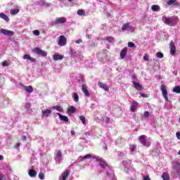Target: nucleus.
<instances>
[{
  "instance_id": "0eeeda50",
  "label": "nucleus",
  "mask_w": 180,
  "mask_h": 180,
  "mask_svg": "<svg viewBox=\"0 0 180 180\" xmlns=\"http://www.w3.org/2000/svg\"><path fill=\"white\" fill-rule=\"evenodd\" d=\"M98 86L101 87V89L105 90V91H110V87L106 84H104L103 82H98Z\"/></svg>"
},
{
  "instance_id": "58836bf2",
  "label": "nucleus",
  "mask_w": 180,
  "mask_h": 180,
  "mask_svg": "<svg viewBox=\"0 0 180 180\" xmlns=\"http://www.w3.org/2000/svg\"><path fill=\"white\" fill-rule=\"evenodd\" d=\"M105 40L108 41L109 43H111L115 40V39L112 37H108L107 38H105Z\"/></svg>"
},
{
  "instance_id": "6e6d98bb",
  "label": "nucleus",
  "mask_w": 180,
  "mask_h": 180,
  "mask_svg": "<svg viewBox=\"0 0 180 180\" xmlns=\"http://www.w3.org/2000/svg\"><path fill=\"white\" fill-rule=\"evenodd\" d=\"M82 39H77V40L76 41V43H77V44H79V43H82Z\"/></svg>"
},
{
  "instance_id": "b1692460",
  "label": "nucleus",
  "mask_w": 180,
  "mask_h": 180,
  "mask_svg": "<svg viewBox=\"0 0 180 180\" xmlns=\"http://www.w3.org/2000/svg\"><path fill=\"white\" fill-rule=\"evenodd\" d=\"M77 13L79 16H86V12L83 9L78 10Z\"/></svg>"
},
{
  "instance_id": "4d7b16f0",
  "label": "nucleus",
  "mask_w": 180,
  "mask_h": 180,
  "mask_svg": "<svg viewBox=\"0 0 180 180\" xmlns=\"http://www.w3.org/2000/svg\"><path fill=\"white\" fill-rule=\"evenodd\" d=\"M176 138H177L178 139H180V133H179V132H177V133H176Z\"/></svg>"
},
{
  "instance_id": "7ed1b4c3",
  "label": "nucleus",
  "mask_w": 180,
  "mask_h": 180,
  "mask_svg": "<svg viewBox=\"0 0 180 180\" xmlns=\"http://www.w3.org/2000/svg\"><path fill=\"white\" fill-rule=\"evenodd\" d=\"M0 32L5 36H8V37H13L15 34V32L11 30H7L6 29H1L0 30Z\"/></svg>"
},
{
  "instance_id": "8fccbe9b",
  "label": "nucleus",
  "mask_w": 180,
  "mask_h": 180,
  "mask_svg": "<svg viewBox=\"0 0 180 180\" xmlns=\"http://www.w3.org/2000/svg\"><path fill=\"white\" fill-rule=\"evenodd\" d=\"M149 115H150V113L148 111H146L145 112H143V116L145 117H148Z\"/></svg>"
},
{
  "instance_id": "5fc2aeb1",
  "label": "nucleus",
  "mask_w": 180,
  "mask_h": 180,
  "mask_svg": "<svg viewBox=\"0 0 180 180\" xmlns=\"http://www.w3.org/2000/svg\"><path fill=\"white\" fill-rule=\"evenodd\" d=\"M141 96H142V98H148V94H141Z\"/></svg>"
},
{
  "instance_id": "9d476101",
  "label": "nucleus",
  "mask_w": 180,
  "mask_h": 180,
  "mask_svg": "<svg viewBox=\"0 0 180 180\" xmlns=\"http://www.w3.org/2000/svg\"><path fill=\"white\" fill-rule=\"evenodd\" d=\"M23 60H29L30 63H35L36 60L34 58H32L30 55L25 54L23 56Z\"/></svg>"
},
{
  "instance_id": "de8ad7c7",
  "label": "nucleus",
  "mask_w": 180,
  "mask_h": 180,
  "mask_svg": "<svg viewBox=\"0 0 180 180\" xmlns=\"http://www.w3.org/2000/svg\"><path fill=\"white\" fill-rule=\"evenodd\" d=\"M33 34L36 35V36H39V30H34L33 31Z\"/></svg>"
},
{
  "instance_id": "6ab92c4d",
  "label": "nucleus",
  "mask_w": 180,
  "mask_h": 180,
  "mask_svg": "<svg viewBox=\"0 0 180 180\" xmlns=\"http://www.w3.org/2000/svg\"><path fill=\"white\" fill-rule=\"evenodd\" d=\"M137 106H138L137 101H133L132 105L131 106V112H135L136 110L137 109Z\"/></svg>"
},
{
  "instance_id": "7c9ffc66",
  "label": "nucleus",
  "mask_w": 180,
  "mask_h": 180,
  "mask_svg": "<svg viewBox=\"0 0 180 180\" xmlns=\"http://www.w3.org/2000/svg\"><path fill=\"white\" fill-rule=\"evenodd\" d=\"M53 110H56L58 112H62L63 108L62 107L59 106V105H56L53 107Z\"/></svg>"
},
{
  "instance_id": "a19ab883",
  "label": "nucleus",
  "mask_w": 180,
  "mask_h": 180,
  "mask_svg": "<svg viewBox=\"0 0 180 180\" xmlns=\"http://www.w3.org/2000/svg\"><path fill=\"white\" fill-rule=\"evenodd\" d=\"M39 179H44V174L43 172H39Z\"/></svg>"
},
{
  "instance_id": "4468645a",
  "label": "nucleus",
  "mask_w": 180,
  "mask_h": 180,
  "mask_svg": "<svg viewBox=\"0 0 180 180\" xmlns=\"http://www.w3.org/2000/svg\"><path fill=\"white\" fill-rule=\"evenodd\" d=\"M173 169L176 170L177 174L180 175V163L176 162L172 167Z\"/></svg>"
},
{
  "instance_id": "49530a36",
  "label": "nucleus",
  "mask_w": 180,
  "mask_h": 180,
  "mask_svg": "<svg viewBox=\"0 0 180 180\" xmlns=\"http://www.w3.org/2000/svg\"><path fill=\"white\" fill-rule=\"evenodd\" d=\"M19 147H20V143L18 142V143H16L15 144L14 148H15V149H18Z\"/></svg>"
},
{
  "instance_id": "ea45409f",
  "label": "nucleus",
  "mask_w": 180,
  "mask_h": 180,
  "mask_svg": "<svg viewBox=\"0 0 180 180\" xmlns=\"http://www.w3.org/2000/svg\"><path fill=\"white\" fill-rule=\"evenodd\" d=\"M92 158V155L87 154L86 155L84 156L83 160H87Z\"/></svg>"
},
{
  "instance_id": "2f4dec72",
  "label": "nucleus",
  "mask_w": 180,
  "mask_h": 180,
  "mask_svg": "<svg viewBox=\"0 0 180 180\" xmlns=\"http://www.w3.org/2000/svg\"><path fill=\"white\" fill-rule=\"evenodd\" d=\"M56 157L57 159L62 158V151L61 150L57 151Z\"/></svg>"
},
{
  "instance_id": "c03bdc74",
  "label": "nucleus",
  "mask_w": 180,
  "mask_h": 180,
  "mask_svg": "<svg viewBox=\"0 0 180 180\" xmlns=\"http://www.w3.org/2000/svg\"><path fill=\"white\" fill-rule=\"evenodd\" d=\"M143 60H145L146 61H149V58H148V54L143 55Z\"/></svg>"
},
{
  "instance_id": "a211bd4d",
  "label": "nucleus",
  "mask_w": 180,
  "mask_h": 180,
  "mask_svg": "<svg viewBox=\"0 0 180 180\" xmlns=\"http://www.w3.org/2000/svg\"><path fill=\"white\" fill-rule=\"evenodd\" d=\"M23 89H25V91L28 92V93H32L34 91V89L32 88V86L31 85H30V86L23 85Z\"/></svg>"
},
{
  "instance_id": "c756f323",
  "label": "nucleus",
  "mask_w": 180,
  "mask_h": 180,
  "mask_svg": "<svg viewBox=\"0 0 180 180\" xmlns=\"http://www.w3.org/2000/svg\"><path fill=\"white\" fill-rule=\"evenodd\" d=\"M137 146L136 145H129V150H131V152H134Z\"/></svg>"
},
{
  "instance_id": "f03ea898",
  "label": "nucleus",
  "mask_w": 180,
  "mask_h": 180,
  "mask_svg": "<svg viewBox=\"0 0 180 180\" xmlns=\"http://www.w3.org/2000/svg\"><path fill=\"white\" fill-rule=\"evenodd\" d=\"M33 53H35L36 54H38L42 57H46L48 55V53L45 51L39 49V48H35L33 49Z\"/></svg>"
},
{
  "instance_id": "2eb2a0df",
  "label": "nucleus",
  "mask_w": 180,
  "mask_h": 180,
  "mask_svg": "<svg viewBox=\"0 0 180 180\" xmlns=\"http://www.w3.org/2000/svg\"><path fill=\"white\" fill-rule=\"evenodd\" d=\"M51 114H52L51 110L46 109V110H42V115L45 116V117H49V115Z\"/></svg>"
},
{
  "instance_id": "338daca9",
  "label": "nucleus",
  "mask_w": 180,
  "mask_h": 180,
  "mask_svg": "<svg viewBox=\"0 0 180 180\" xmlns=\"http://www.w3.org/2000/svg\"><path fill=\"white\" fill-rule=\"evenodd\" d=\"M178 122H179V123H180V117H179V120H178Z\"/></svg>"
},
{
  "instance_id": "6e6552de",
  "label": "nucleus",
  "mask_w": 180,
  "mask_h": 180,
  "mask_svg": "<svg viewBox=\"0 0 180 180\" xmlns=\"http://www.w3.org/2000/svg\"><path fill=\"white\" fill-rule=\"evenodd\" d=\"M82 91L84 94L85 96H86V97L90 96L89 91H88V90H87V85L86 84L82 85Z\"/></svg>"
},
{
  "instance_id": "a18cd8bd",
  "label": "nucleus",
  "mask_w": 180,
  "mask_h": 180,
  "mask_svg": "<svg viewBox=\"0 0 180 180\" xmlns=\"http://www.w3.org/2000/svg\"><path fill=\"white\" fill-rule=\"evenodd\" d=\"M2 65H3V67H8V63L7 60H4L2 63Z\"/></svg>"
},
{
  "instance_id": "39448f33",
  "label": "nucleus",
  "mask_w": 180,
  "mask_h": 180,
  "mask_svg": "<svg viewBox=\"0 0 180 180\" xmlns=\"http://www.w3.org/2000/svg\"><path fill=\"white\" fill-rule=\"evenodd\" d=\"M59 46H64L67 44V39L65 36H60L59 37Z\"/></svg>"
},
{
  "instance_id": "0e129e2a",
  "label": "nucleus",
  "mask_w": 180,
  "mask_h": 180,
  "mask_svg": "<svg viewBox=\"0 0 180 180\" xmlns=\"http://www.w3.org/2000/svg\"><path fill=\"white\" fill-rule=\"evenodd\" d=\"M74 0H68L69 2H72Z\"/></svg>"
},
{
  "instance_id": "72a5a7b5",
  "label": "nucleus",
  "mask_w": 180,
  "mask_h": 180,
  "mask_svg": "<svg viewBox=\"0 0 180 180\" xmlns=\"http://www.w3.org/2000/svg\"><path fill=\"white\" fill-rule=\"evenodd\" d=\"M18 13H19V9L10 11V14L11 15H17Z\"/></svg>"
},
{
  "instance_id": "13d9d810",
  "label": "nucleus",
  "mask_w": 180,
  "mask_h": 180,
  "mask_svg": "<svg viewBox=\"0 0 180 180\" xmlns=\"http://www.w3.org/2000/svg\"><path fill=\"white\" fill-rule=\"evenodd\" d=\"M129 30H131V32H134V27H129Z\"/></svg>"
},
{
  "instance_id": "680f3d73",
  "label": "nucleus",
  "mask_w": 180,
  "mask_h": 180,
  "mask_svg": "<svg viewBox=\"0 0 180 180\" xmlns=\"http://www.w3.org/2000/svg\"><path fill=\"white\" fill-rule=\"evenodd\" d=\"M56 115H57L58 116H59V117H60L63 116L61 114H60V112H56Z\"/></svg>"
},
{
  "instance_id": "5701e85b",
  "label": "nucleus",
  "mask_w": 180,
  "mask_h": 180,
  "mask_svg": "<svg viewBox=\"0 0 180 180\" xmlns=\"http://www.w3.org/2000/svg\"><path fill=\"white\" fill-rule=\"evenodd\" d=\"M150 8L152 9V11L155 12L161 11V8L158 5H153L150 7Z\"/></svg>"
},
{
  "instance_id": "aec40b11",
  "label": "nucleus",
  "mask_w": 180,
  "mask_h": 180,
  "mask_svg": "<svg viewBox=\"0 0 180 180\" xmlns=\"http://www.w3.org/2000/svg\"><path fill=\"white\" fill-rule=\"evenodd\" d=\"M65 57L63 55H53V60L57 61V60H61Z\"/></svg>"
},
{
  "instance_id": "393cba45",
  "label": "nucleus",
  "mask_w": 180,
  "mask_h": 180,
  "mask_svg": "<svg viewBox=\"0 0 180 180\" xmlns=\"http://www.w3.org/2000/svg\"><path fill=\"white\" fill-rule=\"evenodd\" d=\"M73 100L76 103L79 102V94H77V93H74V94H73Z\"/></svg>"
},
{
  "instance_id": "603ef678",
  "label": "nucleus",
  "mask_w": 180,
  "mask_h": 180,
  "mask_svg": "<svg viewBox=\"0 0 180 180\" xmlns=\"http://www.w3.org/2000/svg\"><path fill=\"white\" fill-rule=\"evenodd\" d=\"M110 122V117H107V118H105V123L109 124Z\"/></svg>"
},
{
  "instance_id": "bf43d9fd",
  "label": "nucleus",
  "mask_w": 180,
  "mask_h": 180,
  "mask_svg": "<svg viewBox=\"0 0 180 180\" xmlns=\"http://www.w3.org/2000/svg\"><path fill=\"white\" fill-rule=\"evenodd\" d=\"M71 135L72 136L75 135V131H71Z\"/></svg>"
},
{
  "instance_id": "9b49d317",
  "label": "nucleus",
  "mask_w": 180,
  "mask_h": 180,
  "mask_svg": "<svg viewBox=\"0 0 180 180\" xmlns=\"http://www.w3.org/2000/svg\"><path fill=\"white\" fill-rule=\"evenodd\" d=\"M127 54V48L124 47L122 49L121 53H120V57H121L122 59H124Z\"/></svg>"
},
{
  "instance_id": "69168bd1",
  "label": "nucleus",
  "mask_w": 180,
  "mask_h": 180,
  "mask_svg": "<svg viewBox=\"0 0 180 180\" xmlns=\"http://www.w3.org/2000/svg\"><path fill=\"white\" fill-rule=\"evenodd\" d=\"M178 155H180V150L177 153Z\"/></svg>"
},
{
  "instance_id": "cd10ccee",
  "label": "nucleus",
  "mask_w": 180,
  "mask_h": 180,
  "mask_svg": "<svg viewBox=\"0 0 180 180\" xmlns=\"http://www.w3.org/2000/svg\"><path fill=\"white\" fill-rule=\"evenodd\" d=\"M59 118L61 121H63L65 122H69L68 117L65 115H63V116L60 117Z\"/></svg>"
},
{
  "instance_id": "052dcab7",
  "label": "nucleus",
  "mask_w": 180,
  "mask_h": 180,
  "mask_svg": "<svg viewBox=\"0 0 180 180\" xmlns=\"http://www.w3.org/2000/svg\"><path fill=\"white\" fill-rule=\"evenodd\" d=\"M4 160V156L3 155H0V161H3Z\"/></svg>"
},
{
  "instance_id": "412c9836",
  "label": "nucleus",
  "mask_w": 180,
  "mask_h": 180,
  "mask_svg": "<svg viewBox=\"0 0 180 180\" xmlns=\"http://www.w3.org/2000/svg\"><path fill=\"white\" fill-rule=\"evenodd\" d=\"M0 17L1 19L4 20L6 22L10 21V18H8V17L4 13H0Z\"/></svg>"
},
{
  "instance_id": "4c0bfd02",
  "label": "nucleus",
  "mask_w": 180,
  "mask_h": 180,
  "mask_svg": "<svg viewBox=\"0 0 180 180\" xmlns=\"http://www.w3.org/2000/svg\"><path fill=\"white\" fill-rule=\"evenodd\" d=\"M176 0H169L167 1V4L169 6L172 5L174 3H175Z\"/></svg>"
},
{
  "instance_id": "4be33fe9",
  "label": "nucleus",
  "mask_w": 180,
  "mask_h": 180,
  "mask_svg": "<svg viewBox=\"0 0 180 180\" xmlns=\"http://www.w3.org/2000/svg\"><path fill=\"white\" fill-rule=\"evenodd\" d=\"M28 174L30 177H35L37 175V172L34 169H30Z\"/></svg>"
},
{
  "instance_id": "20e7f679",
  "label": "nucleus",
  "mask_w": 180,
  "mask_h": 180,
  "mask_svg": "<svg viewBox=\"0 0 180 180\" xmlns=\"http://www.w3.org/2000/svg\"><path fill=\"white\" fill-rule=\"evenodd\" d=\"M169 49L171 56H174L176 54V46L173 41L169 42Z\"/></svg>"
},
{
  "instance_id": "f704fd0d",
  "label": "nucleus",
  "mask_w": 180,
  "mask_h": 180,
  "mask_svg": "<svg viewBox=\"0 0 180 180\" xmlns=\"http://www.w3.org/2000/svg\"><path fill=\"white\" fill-rule=\"evenodd\" d=\"M79 120H81L82 123H83L84 124H86V118L83 115L79 116Z\"/></svg>"
},
{
  "instance_id": "c9c22d12",
  "label": "nucleus",
  "mask_w": 180,
  "mask_h": 180,
  "mask_svg": "<svg viewBox=\"0 0 180 180\" xmlns=\"http://www.w3.org/2000/svg\"><path fill=\"white\" fill-rule=\"evenodd\" d=\"M156 57L158 58H163V53L162 52H157L156 53Z\"/></svg>"
},
{
  "instance_id": "37998d69",
  "label": "nucleus",
  "mask_w": 180,
  "mask_h": 180,
  "mask_svg": "<svg viewBox=\"0 0 180 180\" xmlns=\"http://www.w3.org/2000/svg\"><path fill=\"white\" fill-rule=\"evenodd\" d=\"M76 53H77V52L74 51L72 49H70V56H74L76 55Z\"/></svg>"
},
{
  "instance_id": "f8f14e48",
  "label": "nucleus",
  "mask_w": 180,
  "mask_h": 180,
  "mask_svg": "<svg viewBox=\"0 0 180 180\" xmlns=\"http://www.w3.org/2000/svg\"><path fill=\"white\" fill-rule=\"evenodd\" d=\"M132 84L134 88H135L137 91H140L142 90L143 87L139 82H133Z\"/></svg>"
},
{
  "instance_id": "c85d7f7f",
  "label": "nucleus",
  "mask_w": 180,
  "mask_h": 180,
  "mask_svg": "<svg viewBox=\"0 0 180 180\" xmlns=\"http://www.w3.org/2000/svg\"><path fill=\"white\" fill-rule=\"evenodd\" d=\"M172 91L174 93L180 94V86H176V87H174Z\"/></svg>"
},
{
  "instance_id": "bb28decb",
  "label": "nucleus",
  "mask_w": 180,
  "mask_h": 180,
  "mask_svg": "<svg viewBox=\"0 0 180 180\" xmlns=\"http://www.w3.org/2000/svg\"><path fill=\"white\" fill-rule=\"evenodd\" d=\"M129 25L130 23H125L124 25H122V31H125L127 30L128 28H129Z\"/></svg>"
},
{
  "instance_id": "1a4fd4ad",
  "label": "nucleus",
  "mask_w": 180,
  "mask_h": 180,
  "mask_svg": "<svg viewBox=\"0 0 180 180\" xmlns=\"http://www.w3.org/2000/svg\"><path fill=\"white\" fill-rule=\"evenodd\" d=\"M173 22H174V20L172 17H169V18L164 17V23H165V25H172Z\"/></svg>"
},
{
  "instance_id": "a878e982",
  "label": "nucleus",
  "mask_w": 180,
  "mask_h": 180,
  "mask_svg": "<svg viewBox=\"0 0 180 180\" xmlns=\"http://www.w3.org/2000/svg\"><path fill=\"white\" fill-rule=\"evenodd\" d=\"M162 178L163 179V180H169V176L167 172H163Z\"/></svg>"
},
{
  "instance_id": "f3484780",
  "label": "nucleus",
  "mask_w": 180,
  "mask_h": 180,
  "mask_svg": "<svg viewBox=\"0 0 180 180\" xmlns=\"http://www.w3.org/2000/svg\"><path fill=\"white\" fill-rule=\"evenodd\" d=\"M76 112V108L71 105L69 108H68L67 112L69 114H74Z\"/></svg>"
},
{
  "instance_id": "e433bc0d",
  "label": "nucleus",
  "mask_w": 180,
  "mask_h": 180,
  "mask_svg": "<svg viewBox=\"0 0 180 180\" xmlns=\"http://www.w3.org/2000/svg\"><path fill=\"white\" fill-rule=\"evenodd\" d=\"M128 47L129 48H136V45L134 42H129L128 43Z\"/></svg>"
},
{
  "instance_id": "e2e57ef3",
  "label": "nucleus",
  "mask_w": 180,
  "mask_h": 180,
  "mask_svg": "<svg viewBox=\"0 0 180 180\" xmlns=\"http://www.w3.org/2000/svg\"><path fill=\"white\" fill-rule=\"evenodd\" d=\"M27 138L25 136H22V141H26Z\"/></svg>"
},
{
  "instance_id": "3c124183",
  "label": "nucleus",
  "mask_w": 180,
  "mask_h": 180,
  "mask_svg": "<svg viewBox=\"0 0 180 180\" xmlns=\"http://www.w3.org/2000/svg\"><path fill=\"white\" fill-rule=\"evenodd\" d=\"M30 107H31V105H30V103H27L25 104V108H27V109L30 108Z\"/></svg>"
},
{
  "instance_id": "dca6fc26",
  "label": "nucleus",
  "mask_w": 180,
  "mask_h": 180,
  "mask_svg": "<svg viewBox=\"0 0 180 180\" xmlns=\"http://www.w3.org/2000/svg\"><path fill=\"white\" fill-rule=\"evenodd\" d=\"M70 175V172L68 170L65 171L63 174H61V179L60 180H66Z\"/></svg>"
},
{
  "instance_id": "423d86ee",
  "label": "nucleus",
  "mask_w": 180,
  "mask_h": 180,
  "mask_svg": "<svg viewBox=\"0 0 180 180\" xmlns=\"http://www.w3.org/2000/svg\"><path fill=\"white\" fill-rule=\"evenodd\" d=\"M161 90H162V96H163L164 99L165 100L166 102H168L169 101L168 91L166 90V89L165 87H163V86H162Z\"/></svg>"
},
{
  "instance_id": "864d4df0",
  "label": "nucleus",
  "mask_w": 180,
  "mask_h": 180,
  "mask_svg": "<svg viewBox=\"0 0 180 180\" xmlns=\"http://www.w3.org/2000/svg\"><path fill=\"white\" fill-rule=\"evenodd\" d=\"M143 180H151L150 177H149V176H146L145 177H143Z\"/></svg>"
},
{
  "instance_id": "79ce46f5",
  "label": "nucleus",
  "mask_w": 180,
  "mask_h": 180,
  "mask_svg": "<svg viewBox=\"0 0 180 180\" xmlns=\"http://www.w3.org/2000/svg\"><path fill=\"white\" fill-rule=\"evenodd\" d=\"M95 160H96V161L100 162H101V163H102V162H105L103 161V159H101V158H99V157L96 158Z\"/></svg>"
},
{
  "instance_id": "473e14b6",
  "label": "nucleus",
  "mask_w": 180,
  "mask_h": 180,
  "mask_svg": "<svg viewBox=\"0 0 180 180\" xmlns=\"http://www.w3.org/2000/svg\"><path fill=\"white\" fill-rule=\"evenodd\" d=\"M101 167L103 169H106L109 165L106 163V162H103L101 163Z\"/></svg>"
},
{
  "instance_id": "ddd939ff",
  "label": "nucleus",
  "mask_w": 180,
  "mask_h": 180,
  "mask_svg": "<svg viewBox=\"0 0 180 180\" xmlns=\"http://www.w3.org/2000/svg\"><path fill=\"white\" fill-rule=\"evenodd\" d=\"M146 136L145 135H141L139 136V141L141 144L145 146L147 143V140L146 139Z\"/></svg>"
},
{
  "instance_id": "09e8293b",
  "label": "nucleus",
  "mask_w": 180,
  "mask_h": 180,
  "mask_svg": "<svg viewBox=\"0 0 180 180\" xmlns=\"http://www.w3.org/2000/svg\"><path fill=\"white\" fill-rule=\"evenodd\" d=\"M6 178L3 174H0V180H6Z\"/></svg>"
},
{
  "instance_id": "f257e3e1",
  "label": "nucleus",
  "mask_w": 180,
  "mask_h": 180,
  "mask_svg": "<svg viewBox=\"0 0 180 180\" xmlns=\"http://www.w3.org/2000/svg\"><path fill=\"white\" fill-rule=\"evenodd\" d=\"M67 22V20L65 17L57 18L56 20L52 22V26H56L57 25H63Z\"/></svg>"
}]
</instances>
